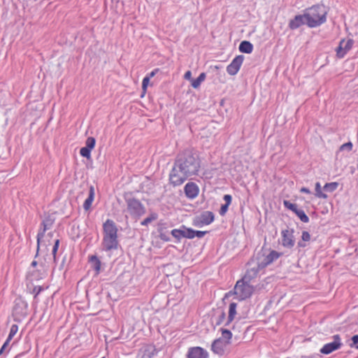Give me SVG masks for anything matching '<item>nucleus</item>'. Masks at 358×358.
I'll return each mask as SVG.
<instances>
[{
  "mask_svg": "<svg viewBox=\"0 0 358 358\" xmlns=\"http://www.w3.org/2000/svg\"><path fill=\"white\" fill-rule=\"evenodd\" d=\"M175 163L190 177L196 175L200 168V162L197 155L190 150H185L179 154Z\"/></svg>",
  "mask_w": 358,
  "mask_h": 358,
  "instance_id": "obj_1",
  "label": "nucleus"
},
{
  "mask_svg": "<svg viewBox=\"0 0 358 358\" xmlns=\"http://www.w3.org/2000/svg\"><path fill=\"white\" fill-rule=\"evenodd\" d=\"M118 245L117 226L112 220L108 219L103 224V250L105 251L117 250Z\"/></svg>",
  "mask_w": 358,
  "mask_h": 358,
  "instance_id": "obj_2",
  "label": "nucleus"
},
{
  "mask_svg": "<svg viewBox=\"0 0 358 358\" xmlns=\"http://www.w3.org/2000/svg\"><path fill=\"white\" fill-rule=\"evenodd\" d=\"M306 24L309 27H317L327 20V10L323 5H315L307 9L304 13Z\"/></svg>",
  "mask_w": 358,
  "mask_h": 358,
  "instance_id": "obj_3",
  "label": "nucleus"
},
{
  "mask_svg": "<svg viewBox=\"0 0 358 358\" xmlns=\"http://www.w3.org/2000/svg\"><path fill=\"white\" fill-rule=\"evenodd\" d=\"M255 291L254 286L251 285L248 281L241 279L238 280L233 290L225 294V298L234 295V299L239 301L250 298Z\"/></svg>",
  "mask_w": 358,
  "mask_h": 358,
  "instance_id": "obj_4",
  "label": "nucleus"
},
{
  "mask_svg": "<svg viewBox=\"0 0 358 358\" xmlns=\"http://www.w3.org/2000/svg\"><path fill=\"white\" fill-rule=\"evenodd\" d=\"M124 199L127 203V210L131 216L139 217L145 213V208L139 200L131 195H126Z\"/></svg>",
  "mask_w": 358,
  "mask_h": 358,
  "instance_id": "obj_5",
  "label": "nucleus"
},
{
  "mask_svg": "<svg viewBox=\"0 0 358 358\" xmlns=\"http://www.w3.org/2000/svg\"><path fill=\"white\" fill-rule=\"evenodd\" d=\"M191 177L175 162L169 173V182L173 187L180 186Z\"/></svg>",
  "mask_w": 358,
  "mask_h": 358,
  "instance_id": "obj_6",
  "label": "nucleus"
},
{
  "mask_svg": "<svg viewBox=\"0 0 358 358\" xmlns=\"http://www.w3.org/2000/svg\"><path fill=\"white\" fill-rule=\"evenodd\" d=\"M282 255V253L275 250H271L267 255L263 253L261 257H258L259 267L263 268L266 267L268 265L277 260Z\"/></svg>",
  "mask_w": 358,
  "mask_h": 358,
  "instance_id": "obj_7",
  "label": "nucleus"
},
{
  "mask_svg": "<svg viewBox=\"0 0 358 358\" xmlns=\"http://www.w3.org/2000/svg\"><path fill=\"white\" fill-rule=\"evenodd\" d=\"M334 341L332 342L326 343L320 349V352L324 355H329L334 351L338 350L343 345L341 338L339 335L336 334L333 336Z\"/></svg>",
  "mask_w": 358,
  "mask_h": 358,
  "instance_id": "obj_8",
  "label": "nucleus"
},
{
  "mask_svg": "<svg viewBox=\"0 0 358 358\" xmlns=\"http://www.w3.org/2000/svg\"><path fill=\"white\" fill-rule=\"evenodd\" d=\"M293 229H286L281 231L282 245L287 248H292L295 245V239L294 236Z\"/></svg>",
  "mask_w": 358,
  "mask_h": 358,
  "instance_id": "obj_9",
  "label": "nucleus"
},
{
  "mask_svg": "<svg viewBox=\"0 0 358 358\" xmlns=\"http://www.w3.org/2000/svg\"><path fill=\"white\" fill-rule=\"evenodd\" d=\"M244 60L243 55L236 56L227 67V72L231 76H235L238 72Z\"/></svg>",
  "mask_w": 358,
  "mask_h": 358,
  "instance_id": "obj_10",
  "label": "nucleus"
},
{
  "mask_svg": "<svg viewBox=\"0 0 358 358\" xmlns=\"http://www.w3.org/2000/svg\"><path fill=\"white\" fill-rule=\"evenodd\" d=\"M187 358H208V352L201 347H192L188 349Z\"/></svg>",
  "mask_w": 358,
  "mask_h": 358,
  "instance_id": "obj_11",
  "label": "nucleus"
},
{
  "mask_svg": "<svg viewBox=\"0 0 358 358\" xmlns=\"http://www.w3.org/2000/svg\"><path fill=\"white\" fill-rule=\"evenodd\" d=\"M354 41L352 39L341 41L339 46L336 50V55L339 58H343L346 53L352 48Z\"/></svg>",
  "mask_w": 358,
  "mask_h": 358,
  "instance_id": "obj_12",
  "label": "nucleus"
},
{
  "mask_svg": "<svg viewBox=\"0 0 358 358\" xmlns=\"http://www.w3.org/2000/svg\"><path fill=\"white\" fill-rule=\"evenodd\" d=\"M27 303L21 299L15 301L13 314L15 316L24 317L27 314Z\"/></svg>",
  "mask_w": 358,
  "mask_h": 358,
  "instance_id": "obj_13",
  "label": "nucleus"
},
{
  "mask_svg": "<svg viewBox=\"0 0 358 358\" xmlns=\"http://www.w3.org/2000/svg\"><path fill=\"white\" fill-rule=\"evenodd\" d=\"M227 345L228 344H227V342L224 341L223 338H219L213 342L211 350L214 353L222 355L224 354Z\"/></svg>",
  "mask_w": 358,
  "mask_h": 358,
  "instance_id": "obj_14",
  "label": "nucleus"
},
{
  "mask_svg": "<svg viewBox=\"0 0 358 358\" xmlns=\"http://www.w3.org/2000/svg\"><path fill=\"white\" fill-rule=\"evenodd\" d=\"M184 191L187 197L194 199L199 194V187L194 182H187L184 188Z\"/></svg>",
  "mask_w": 358,
  "mask_h": 358,
  "instance_id": "obj_15",
  "label": "nucleus"
},
{
  "mask_svg": "<svg viewBox=\"0 0 358 358\" xmlns=\"http://www.w3.org/2000/svg\"><path fill=\"white\" fill-rule=\"evenodd\" d=\"M306 24V17L305 14L297 15L294 19L291 20L289 22V27L291 29H296L303 24Z\"/></svg>",
  "mask_w": 358,
  "mask_h": 358,
  "instance_id": "obj_16",
  "label": "nucleus"
},
{
  "mask_svg": "<svg viewBox=\"0 0 358 358\" xmlns=\"http://www.w3.org/2000/svg\"><path fill=\"white\" fill-rule=\"evenodd\" d=\"M52 221L50 219L44 220L41 223V228L37 234V248H39L40 240L44 236L45 232L51 227Z\"/></svg>",
  "mask_w": 358,
  "mask_h": 358,
  "instance_id": "obj_17",
  "label": "nucleus"
},
{
  "mask_svg": "<svg viewBox=\"0 0 358 358\" xmlns=\"http://www.w3.org/2000/svg\"><path fill=\"white\" fill-rule=\"evenodd\" d=\"M262 268H263L259 267V264L257 263V266L248 269L246 271L244 276L242 278V279H243V280L248 281V282L250 283L252 280L257 275L259 271Z\"/></svg>",
  "mask_w": 358,
  "mask_h": 358,
  "instance_id": "obj_18",
  "label": "nucleus"
},
{
  "mask_svg": "<svg viewBox=\"0 0 358 358\" xmlns=\"http://www.w3.org/2000/svg\"><path fill=\"white\" fill-rule=\"evenodd\" d=\"M94 188L93 186H90L88 197L85 199V201L83 203V208L85 210H87L90 208L92 203L94 201Z\"/></svg>",
  "mask_w": 358,
  "mask_h": 358,
  "instance_id": "obj_19",
  "label": "nucleus"
},
{
  "mask_svg": "<svg viewBox=\"0 0 358 358\" xmlns=\"http://www.w3.org/2000/svg\"><path fill=\"white\" fill-rule=\"evenodd\" d=\"M90 262L92 264V268L95 271V275H99V273L101 271V261L99 259V258L96 256L92 255L90 257Z\"/></svg>",
  "mask_w": 358,
  "mask_h": 358,
  "instance_id": "obj_20",
  "label": "nucleus"
},
{
  "mask_svg": "<svg viewBox=\"0 0 358 358\" xmlns=\"http://www.w3.org/2000/svg\"><path fill=\"white\" fill-rule=\"evenodd\" d=\"M238 50L241 52L250 54L253 50V45L250 42L243 41L240 43Z\"/></svg>",
  "mask_w": 358,
  "mask_h": 358,
  "instance_id": "obj_21",
  "label": "nucleus"
},
{
  "mask_svg": "<svg viewBox=\"0 0 358 358\" xmlns=\"http://www.w3.org/2000/svg\"><path fill=\"white\" fill-rule=\"evenodd\" d=\"M202 220L203 224L205 225H208L212 223L214 220V215L210 211H205L201 213L199 216Z\"/></svg>",
  "mask_w": 358,
  "mask_h": 358,
  "instance_id": "obj_22",
  "label": "nucleus"
},
{
  "mask_svg": "<svg viewBox=\"0 0 358 358\" xmlns=\"http://www.w3.org/2000/svg\"><path fill=\"white\" fill-rule=\"evenodd\" d=\"M236 308L237 304L234 302H232L229 304V315L227 319V322L226 325L229 324L230 322H231L235 318V316L236 315Z\"/></svg>",
  "mask_w": 358,
  "mask_h": 358,
  "instance_id": "obj_23",
  "label": "nucleus"
},
{
  "mask_svg": "<svg viewBox=\"0 0 358 358\" xmlns=\"http://www.w3.org/2000/svg\"><path fill=\"white\" fill-rule=\"evenodd\" d=\"M206 75L205 73H201L199 76V77L196 79L192 80V86L194 89H197L201 85V83L203 82L206 79Z\"/></svg>",
  "mask_w": 358,
  "mask_h": 358,
  "instance_id": "obj_24",
  "label": "nucleus"
},
{
  "mask_svg": "<svg viewBox=\"0 0 358 358\" xmlns=\"http://www.w3.org/2000/svg\"><path fill=\"white\" fill-rule=\"evenodd\" d=\"M225 318V313L223 310L217 312L216 314L213 317V322H215L216 325H220Z\"/></svg>",
  "mask_w": 358,
  "mask_h": 358,
  "instance_id": "obj_25",
  "label": "nucleus"
},
{
  "mask_svg": "<svg viewBox=\"0 0 358 358\" xmlns=\"http://www.w3.org/2000/svg\"><path fill=\"white\" fill-rule=\"evenodd\" d=\"M171 235L180 240L181 238H184V225L181 226L180 229H174L171 231Z\"/></svg>",
  "mask_w": 358,
  "mask_h": 358,
  "instance_id": "obj_26",
  "label": "nucleus"
},
{
  "mask_svg": "<svg viewBox=\"0 0 358 358\" xmlns=\"http://www.w3.org/2000/svg\"><path fill=\"white\" fill-rule=\"evenodd\" d=\"M294 213L299 217V218L304 223L309 222V217L306 215L305 212L302 209L297 208Z\"/></svg>",
  "mask_w": 358,
  "mask_h": 358,
  "instance_id": "obj_27",
  "label": "nucleus"
},
{
  "mask_svg": "<svg viewBox=\"0 0 358 358\" xmlns=\"http://www.w3.org/2000/svg\"><path fill=\"white\" fill-rule=\"evenodd\" d=\"M232 334L229 330L222 329V337L220 338H223L224 341L227 342V344L230 343V340L231 339Z\"/></svg>",
  "mask_w": 358,
  "mask_h": 358,
  "instance_id": "obj_28",
  "label": "nucleus"
},
{
  "mask_svg": "<svg viewBox=\"0 0 358 358\" xmlns=\"http://www.w3.org/2000/svg\"><path fill=\"white\" fill-rule=\"evenodd\" d=\"M338 186V183L336 182L326 183L324 186V189L327 192H332L337 189Z\"/></svg>",
  "mask_w": 358,
  "mask_h": 358,
  "instance_id": "obj_29",
  "label": "nucleus"
},
{
  "mask_svg": "<svg viewBox=\"0 0 358 358\" xmlns=\"http://www.w3.org/2000/svg\"><path fill=\"white\" fill-rule=\"evenodd\" d=\"M315 195L318 198L326 199L327 198V195L322 193V188L320 182H316L315 184Z\"/></svg>",
  "mask_w": 358,
  "mask_h": 358,
  "instance_id": "obj_30",
  "label": "nucleus"
},
{
  "mask_svg": "<svg viewBox=\"0 0 358 358\" xmlns=\"http://www.w3.org/2000/svg\"><path fill=\"white\" fill-rule=\"evenodd\" d=\"M184 238L192 239L194 238V230L191 228H187L184 226Z\"/></svg>",
  "mask_w": 358,
  "mask_h": 358,
  "instance_id": "obj_31",
  "label": "nucleus"
},
{
  "mask_svg": "<svg viewBox=\"0 0 358 358\" xmlns=\"http://www.w3.org/2000/svg\"><path fill=\"white\" fill-rule=\"evenodd\" d=\"M17 331L18 326L17 324H13L10 327L9 334L6 339L10 341L14 336L17 334Z\"/></svg>",
  "mask_w": 358,
  "mask_h": 358,
  "instance_id": "obj_32",
  "label": "nucleus"
},
{
  "mask_svg": "<svg viewBox=\"0 0 358 358\" xmlns=\"http://www.w3.org/2000/svg\"><path fill=\"white\" fill-rule=\"evenodd\" d=\"M91 149L87 147H83L80 150V154L82 157L90 159L91 157Z\"/></svg>",
  "mask_w": 358,
  "mask_h": 358,
  "instance_id": "obj_33",
  "label": "nucleus"
},
{
  "mask_svg": "<svg viewBox=\"0 0 358 358\" xmlns=\"http://www.w3.org/2000/svg\"><path fill=\"white\" fill-rule=\"evenodd\" d=\"M157 217L156 214H151L149 217H146L141 222L142 226H147L148 224H150L152 221L156 220Z\"/></svg>",
  "mask_w": 358,
  "mask_h": 358,
  "instance_id": "obj_34",
  "label": "nucleus"
},
{
  "mask_svg": "<svg viewBox=\"0 0 358 358\" xmlns=\"http://www.w3.org/2000/svg\"><path fill=\"white\" fill-rule=\"evenodd\" d=\"M284 206L289 210L293 211L294 213L296 211V210L298 208L297 205L296 203H292L289 201L285 200L283 201Z\"/></svg>",
  "mask_w": 358,
  "mask_h": 358,
  "instance_id": "obj_35",
  "label": "nucleus"
},
{
  "mask_svg": "<svg viewBox=\"0 0 358 358\" xmlns=\"http://www.w3.org/2000/svg\"><path fill=\"white\" fill-rule=\"evenodd\" d=\"M96 141L93 137H88L85 142V147L92 150L95 146Z\"/></svg>",
  "mask_w": 358,
  "mask_h": 358,
  "instance_id": "obj_36",
  "label": "nucleus"
},
{
  "mask_svg": "<svg viewBox=\"0 0 358 358\" xmlns=\"http://www.w3.org/2000/svg\"><path fill=\"white\" fill-rule=\"evenodd\" d=\"M352 343L350 344L351 348L358 350V335H355L351 338Z\"/></svg>",
  "mask_w": 358,
  "mask_h": 358,
  "instance_id": "obj_37",
  "label": "nucleus"
},
{
  "mask_svg": "<svg viewBox=\"0 0 358 358\" xmlns=\"http://www.w3.org/2000/svg\"><path fill=\"white\" fill-rule=\"evenodd\" d=\"M352 149V143L351 142L345 143L343 144L340 148L341 150H347L348 151H351Z\"/></svg>",
  "mask_w": 358,
  "mask_h": 358,
  "instance_id": "obj_38",
  "label": "nucleus"
},
{
  "mask_svg": "<svg viewBox=\"0 0 358 358\" xmlns=\"http://www.w3.org/2000/svg\"><path fill=\"white\" fill-rule=\"evenodd\" d=\"M201 221H202V220L199 216V217H196V219L194 220L193 224L195 227H201L205 225L204 224H203V222H201Z\"/></svg>",
  "mask_w": 358,
  "mask_h": 358,
  "instance_id": "obj_39",
  "label": "nucleus"
},
{
  "mask_svg": "<svg viewBox=\"0 0 358 358\" xmlns=\"http://www.w3.org/2000/svg\"><path fill=\"white\" fill-rule=\"evenodd\" d=\"M229 206V205L225 204V203L222 205L220 210V214L221 215H224L226 214V213L228 210Z\"/></svg>",
  "mask_w": 358,
  "mask_h": 358,
  "instance_id": "obj_40",
  "label": "nucleus"
},
{
  "mask_svg": "<svg viewBox=\"0 0 358 358\" xmlns=\"http://www.w3.org/2000/svg\"><path fill=\"white\" fill-rule=\"evenodd\" d=\"M207 234V231H196L194 230V237H198L199 238H203L206 234Z\"/></svg>",
  "mask_w": 358,
  "mask_h": 358,
  "instance_id": "obj_41",
  "label": "nucleus"
},
{
  "mask_svg": "<svg viewBox=\"0 0 358 358\" xmlns=\"http://www.w3.org/2000/svg\"><path fill=\"white\" fill-rule=\"evenodd\" d=\"M301 238L303 241H309L310 239V235L308 231H303Z\"/></svg>",
  "mask_w": 358,
  "mask_h": 358,
  "instance_id": "obj_42",
  "label": "nucleus"
},
{
  "mask_svg": "<svg viewBox=\"0 0 358 358\" xmlns=\"http://www.w3.org/2000/svg\"><path fill=\"white\" fill-rule=\"evenodd\" d=\"M149 81H150V79L149 78H147L146 76L143 79V81H142V88L143 90H145L148 85V83H149Z\"/></svg>",
  "mask_w": 358,
  "mask_h": 358,
  "instance_id": "obj_43",
  "label": "nucleus"
},
{
  "mask_svg": "<svg viewBox=\"0 0 358 358\" xmlns=\"http://www.w3.org/2000/svg\"><path fill=\"white\" fill-rule=\"evenodd\" d=\"M59 244V240H56L55 243V245H54V246L52 248V255H53L55 258V255H56L57 251L58 250Z\"/></svg>",
  "mask_w": 358,
  "mask_h": 358,
  "instance_id": "obj_44",
  "label": "nucleus"
},
{
  "mask_svg": "<svg viewBox=\"0 0 358 358\" xmlns=\"http://www.w3.org/2000/svg\"><path fill=\"white\" fill-rule=\"evenodd\" d=\"M223 199L225 201V204L230 205L231 203L232 197L229 194H225L224 195Z\"/></svg>",
  "mask_w": 358,
  "mask_h": 358,
  "instance_id": "obj_45",
  "label": "nucleus"
},
{
  "mask_svg": "<svg viewBox=\"0 0 358 358\" xmlns=\"http://www.w3.org/2000/svg\"><path fill=\"white\" fill-rule=\"evenodd\" d=\"M10 342V341H8L7 339L6 340L3 345H2L1 348L0 349V355L3 354V352H4V350H6V348H7V346L8 345Z\"/></svg>",
  "mask_w": 358,
  "mask_h": 358,
  "instance_id": "obj_46",
  "label": "nucleus"
},
{
  "mask_svg": "<svg viewBox=\"0 0 358 358\" xmlns=\"http://www.w3.org/2000/svg\"><path fill=\"white\" fill-rule=\"evenodd\" d=\"M184 78H185V79H186V80H192V73H191V71H187L185 73V75H184Z\"/></svg>",
  "mask_w": 358,
  "mask_h": 358,
  "instance_id": "obj_47",
  "label": "nucleus"
},
{
  "mask_svg": "<svg viewBox=\"0 0 358 358\" xmlns=\"http://www.w3.org/2000/svg\"><path fill=\"white\" fill-rule=\"evenodd\" d=\"M159 70L157 69L153 70L152 71H151L149 74H148L146 76L147 78H149V79H150L151 78H152L153 76H155V75L156 74V73Z\"/></svg>",
  "mask_w": 358,
  "mask_h": 358,
  "instance_id": "obj_48",
  "label": "nucleus"
},
{
  "mask_svg": "<svg viewBox=\"0 0 358 358\" xmlns=\"http://www.w3.org/2000/svg\"><path fill=\"white\" fill-rule=\"evenodd\" d=\"M301 192H304V193H307V194L310 193V190L308 188H306V187L301 188Z\"/></svg>",
  "mask_w": 358,
  "mask_h": 358,
  "instance_id": "obj_49",
  "label": "nucleus"
},
{
  "mask_svg": "<svg viewBox=\"0 0 358 358\" xmlns=\"http://www.w3.org/2000/svg\"><path fill=\"white\" fill-rule=\"evenodd\" d=\"M33 267H35L37 265L36 261H33L31 264Z\"/></svg>",
  "mask_w": 358,
  "mask_h": 358,
  "instance_id": "obj_50",
  "label": "nucleus"
},
{
  "mask_svg": "<svg viewBox=\"0 0 358 358\" xmlns=\"http://www.w3.org/2000/svg\"><path fill=\"white\" fill-rule=\"evenodd\" d=\"M298 245H299V247H305V244H303L301 242H299Z\"/></svg>",
  "mask_w": 358,
  "mask_h": 358,
  "instance_id": "obj_51",
  "label": "nucleus"
},
{
  "mask_svg": "<svg viewBox=\"0 0 358 358\" xmlns=\"http://www.w3.org/2000/svg\"><path fill=\"white\" fill-rule=\"evenodd\" d=\"M40 291H41V288H39L38 289H37V292H37V294H38V293L40 292Z\"/></svg>",
  "mask_w": 358,
  "mask_h": 358,
  "instance_id": "obj_52",
  "label": "nucleus"
},
{
  "mask_svg": "<svg viewBox=\"0 0 358 358\" xmlns=\"http://www.w3.org/2000/svg\"><path fill=\"white\" fill-rule=\"evenodd\" d=\"M40 291H41V288H39L38 289H37V292H37V294H38V293L40 292Z\"/></svg>",
  "mask_w": 358,
  "mask_h": 358,
  "instance_id": "obj_53",
  "label": "nucleus"
},
{
  "mask_svg": "<svg viewBox=\"0 0 358 358\" xmlns=\"http://www.w3.org/2000/svg\"><path fill=\"white\" fill-rule=\"evenodd\" d=\"M101 358H105V357H101Z\"/></svg>",
  "mask_w": 358,
  "mask_h": 358,
  "instance_id": "obj_54",
  "label": "nucleus"
}]
</instances>
